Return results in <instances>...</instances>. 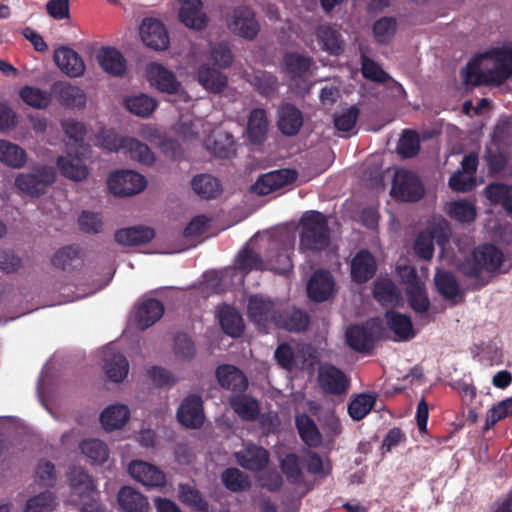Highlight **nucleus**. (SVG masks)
I'll return each instance as SVG.
<instances>
[{
	"label": "nucleus",
	"instance_id": "f257e3e1",
	"mask_svg": "<svg viewBox=\"0 0 512 512\" xmlns=\"http://www.w3.org/2000/svg\"><path fill=\"white\" fill-rule=\"evenodd\" d=\"M504 262V254L493 244H484L474 249L471 257L465 258L459 265L463 275L476 280L473 290H479L488 284V280L482 278L483 270L497 272Z\"/></svg>",
	"mask_w": 512,
	"mask_h": 512
},
{
	"label": "nucleus",
	"instance_id": "f03ea898",
	"mask_svg": "<svg viewBox=\"0 0 512 512\" xmlns=\"http://www.w3.org/2000/svg\"><path fill=\"white\" fill-rule=\"evenodd\" d=\"M331 231L327 217L319 211H307L301 218L300 251L320 252L330 244Z\"/></svg>",
	"mask_w": 512,
	"mask_h": 512
},
{
	"label": "nucleus",
	"instance_id": "7ed1b4c3",
	"mask_svg": "<svg viewBox=\"0 0 512 512\" xmlns=\"http://www.w3.org/2000/svg\"><path fill=\"white\" fill-rule=\"evenodd\" d=\"M56 175L54 167L40 164L28 172L19 173L15 177L14 185L20 193L26 196L40 197L55 183Z\"/></svg>",
	"mask_w": 512,
	"mask_h": 512
},
{
	"label": "nucleus",
	"instance_id": "20e7f679",
	"mask_svg": "<svg viewBox=\"0 0 512 512\" xmlns=\"http://www.w3.org/2000/svg\"><path fill=\"white\" fill-rule=\"evenodd\" d=\"M391 193L402 201L416 202L424 196L425 190L415 173L401 169L394 175Z\"/></svg>",
	"mask_w": 512,
	"mask_h": 512
},
{
	"label": "nucleus",
	"instance_id": "39448f33",
	"mask_svg": "<svg viewBox=\"0 0 512 512\" xmlns=\"http://www.w3.org/2000/svg\"><path fill=\"white\" fill-rule=\"evenodd\" d=\"M318 384L325 394L344 397L350 388V378L333 364H323L318 371Z\"/></svg>",
	"mask_w": 512,
	"mask_h": 512
},
{
	"label": "nucleus",
	"instance_id": "423d86ee",
	"mask_svg": "<svg viewBox=\"0 0 512 512\" xmlns=\"http://www.w3.org/2000/svg\"><path fill=\"white\" fill-rule=\"evenodd\" d=\"M145 177L132 170L116 171L108 178V188L116 196L126 197L142 192L146 187Z\"/></svg>",
	"mask_w": 512,
	"mask_h": 512
},
{
	"label": "nucleus",
	"instance_id": "0eeeda50",
	"mask_svg": "<svg viewBox=\"0 0 512 512\" xmlns=\"http://www.w3.org/2000/svg\"><path fill=\"white\" fill-rule=\"evenodd\" d=\"M228 27L235 35L250 41L254 40L260 31V24L254 11L246 5L233 10Z\"/></svg>",
	"mask_w": 512,
	"mask_h": 512
},
{
	"label": "nucleus",
	"instance_id": "6e6552de",
	"mask_svg": "<svg viewBox=\"0 0 512 512\" xmlns=\"http://www.w3.org/2000/svg\"><path fill=\"white\" fill-rule=\"evenodd\" d=\"M298 173L294 169H279L262 174L252 186V191L260 196L268 195L294 183Z\"/></svg>",
	"mask_w": 512,
	"mask_h": 512
},
{
	"label": "nucleus",
	"instance_id": "1a4fd4ad",
	"mask_svg": "<svg viewBox=\"0 0 512 512\" xmlns=\"http://www.w3.org/2000/svg\"><path fill=\"white\" fill-rule=\"evenodd\" d=\"M177 419L186 428H200L205 419L202 398L197 394L185 397L177 410Z\"/></svg>",
	"mask_w": 512,
	"mask_h": 512
},
{
	"label": "nucleus",
	"instance_id": "9d476101",
	"mask_svg": "<svg viewBox=\"0 0 512 512\" xmlns=\"http://www.w3.org/2000/svg\"><path fill=\"white\" fill-rule=\"evenodd\" d=\"M292 248L286 242L271 241L266 254L265 269L284 275L293 269Z\"/></svg>",
	"mask_w": 512,
	"mask_h": 512
},
{
	"label": "nucleus",
	"instance_id": "9b49d317",
	"mask_svg": "<svg viewBox=\"0 0 512 512\" xmlns=\"http://www.w3.org/2000/svg\"><path fill=\"white\" fill-rule=\"evenodd\" d=\"M140 36L143 43L154 50H166L170 39L165 25L155 18H145L140 25Z\"/></svg>",
	"mask_w": 512,
	"mask_h": 512
},
{
	"label": "nucleus",
	"instance_id": "f8f14e48",
	"mask_svg": "<svg viewBox=\"0 0 512 512\" xmlns=\"http://www.w3.org/2000/svg\"><path fill=\"white\" fill-rule=\"evenodd\" d=\"M279 311L275 309V303L262 296L254 295L249 298L247 314L249 319L259 328H266L269 323L275 325V318Z\"/></svg>",
	"mask_w": 512,
	"mask_h": 512
},
{
	"label": "nucleus",
	"instance_id": "ddd939ff",
	"mask_svg": "<svg viewBox=\"0 0 512 512\" xmlns=\"http://www.w3.org/2000/svg\"><path fill=\"white\" fill-rule=\"evenodd\" d=\"M107 148L110 151L123 150L131 159L147 166L155 162L154 153L149 146L135 138L122 137L115 143H107Z\"/></svg>",
	"mask_w": 512,
	"mask_h": 512
},
{
	"label": "nucleus",
	"instance_id": "4468645a",
	"mask_svg": "<svg viewBox=\"0 0 512 512\" xmlns=\"http://www.w3.org/2000/svg\"><path fill=\"white\" fill-rule=\"evenodd\" d=\"M128 472L132 478L147 487H163L166 484L164 472L145 461H132L128 466Z\"/></svg>",
	"mask_w": 512,
	"mask_h": 512
},
{
	"label": "nucleus",
	"instance_id": "2eb2a0df",
	"mask_svg": "<svg viewBox=\"0 0 512 512\" xmlns=\"http://www.w3.org/2000/svg\"><path fill=\"white\" fill-rule=\"evenodd\" d=\"M216 379L219 385L233 394L243 393L248 388V378L235 365L222 364L216 368Z\"/></svg>",
	"mask_w": 512,
	"mask_h": 512
},
{
	"label": "nucleus",
	"instance_id": "dca6fc26",
	"mask_svg": "<svg viewBox=\"0 0 512 512\" xmlns=\"http://www.w3.org/2000/svg\"><path fill=\"white\" fill-rule=\"evenodd\" d=\"M335 281L329 271L316 270L307 284V294L315 302L327 301L334 293Z\"/></svg>",
	"mask_w": 512,
	"mask_h": 512
},
{
	"label": "nucleus",
	"instance_id": "f3484780",
	"mask_svg": "<svg viewBox=\"0 0 512 512\" xmlns=\"http://www.w3.org/2000/svg\"><path fill=\"white\" fill-rule=\"evenodd\" d=\"M51 94L66 108H83L86 104L85 92L66 81H56L51 87Z\"/></svg>",
	"mask_w": 512,
	"mask_h": 512
},
{
	"label": "nucleus",
	"instance_id": "a211bd4d",
	"mask_svg": "<svg viewBox=\"0 0 512 512\" xmlns=\"http://www.w3.org/2000/svg\"><path fill=\"white\" fill-rule=\"evenodd\" d=\"M147 75L151 85L162 93L177 94L181 87L175 74L161 64L151 63Z\"/></svg>",
	"mask_w": 512,
	"mask_h": 512
},
{
	"label": "nucleus",
	"instance_id": "6ab92c4d",
	"mask_svg": "<svg viewBox=\"0 0 512 512\" xmlns=\"http://www.w3.org/2000/svg\"><path fill=\"white\" fill-rule=\"evenodd\" d=\"M181 7L179 10L180 21L188 28L201 31L207 26V15L202 11L203 3L201 0H179Z\"/></svg>",
	"mask_w": 512,
	"mask_h": 512
},
{
	"label": "nucleus",
	"instance_id": "aec40b11",
	"mask_svg": "<svg viewBox=\"0 0 512 512\" xmlns=\"http://www.w3.org/2000/svg\"><path fill=\"white\" fill-rule=\"evenodd\" d=\"M164 314V305L154 298H146L136 306L135 321L137 326L145 330L154 325Z\"/></svg>",
	"mask_w": 512,
	"mask_h": 512
},
{
	"label": "nucleus",
	"instance_id": "412c9836",
	"mask_svg": "<svg viewBox=\"0 0 512 512\" xmlns=\"http://www.w3.org/2000/svg\"><path fill=\"white\" fill-rule=\"evenodd\" d=\"M54 61L61 71L70 77L84 74L85 64L82 57L69 47H59L54 51Z\"/></svg>",
	"mask_w": 512,
	"mask_h": 512
},
{
	"label": "nucleus",
	"instance_id": "4be33fe9",
	"mask_svg": "<svg viewBox=\"0 0 512 512\" xmlns=\"http://www.w3.org/2000/svg\"><path fill=\"white\" fill-rule=\"evenodd\" d=\"M211 153L221 159H230L236 154V143L232 134L227 131L214 130L206 140Z\"/></svg>",
	"mask_w": 512,
	"mask_h": 512
},
{
	"label": "nucleus",
	"instance_id": "5701e85b",
	"mask_svg": "<svg viewBox=\"0 0 512 512\" xmlns=\"http://www.w3.org/2000/svg\"><path fill=\"white\" fill-rule=\"evenodd\" d=\"M310 316L307 311L295 307L285 309L275 318V326L290 332H303L308 329Z\"/></svg>",
	"mask_w": 512,
	"mask_h": 512
},
{
	"label": "nucleus",
	"instance_id": "b1692460",
	"mask_svg": "<svg viewBox=\"0 0 512 512\" xmlns=\"http://www.w3.org/2000/svg\"><path fill=\"white\" fill-rule=\"evenodd\" d=\"M377 264L374 256L366 249L360 250L351 262V277L357 283H365L374 277Z\"/></svg>",
	"mask_w": 512,
	"mask_h": 512
},
{
	"label": "nucleus",
	"instance_id": "393cba45",
	"mask_svg": "<svg viewBox=\"0 0 512 512\" xmlns=\"http://www.w3.org/2000/svg\"><path fill=\"white\" fill-rule=\"evenodd\" d=\"M236 458L239 465L244 469L258 472L267 466L269 462V453L263 447L249 445L242 451L237 452Z\"/></svg>",
	"mask_w": 512,
	"mask_h": 512
},
{
	"label": "nucleus",
	"instance_id": "a878e982",
	"mask_svg": "<svg viewBox=\"0 0 512 512\" xmlns=\"http://www.w3.org/2000/svg\"><path fill=\"white\" fill-rule=\"evenodd\" d=\"M277 124L284 135L294 136L303 125L302 113L294 104L285 103L278 110Z\"/></svg>",
	"mask_w": 512,
	"mask_h": 512
},
{
	"label": "nucleus",
	"instance_id": "bb28decb",
	"mask_svg": "<svg viewBox=\"0 0 512 512\" xmlns=\"http://www.w3.org/2000/svg\"><path fill=\"white\" fill-rule=\"evenodd\" d=\"M317 41L323 51L339 56L344 52L345 42L340 31L330 25H321L316 31Z\"/></svg>",
	"mask_w": 512,
	"mask_h": 512
},
{
	"label": "nucleus",
	"instance_id": "cd10ccee",
	"mask_svg": "<svg viewBox=\"0 0 512 512\" xmlns=\"http://www.w3.org/2000/svg\"><path fill=\"white\" fill-rule=\"evenodd\" d=\"M387 327L394 333L395 340L408 341L415 336L409 316L395 310H388L384 315Z\"/></svg>",
	"mask_w": 512,
	"mask_h": 512
},
{
	"label": "nucleus",
	"instance_id": "c85d7f7f",
	"mask_svg": "<svg viewBox=\"0 0 512 512\" xmlns=\"http://www.w3.org/2000/svg\"><path fill=\"white\" fill-rule=\"evenodd\" d=\"M96 58L100 67L110 75L121 76L126 71V60L116 48L102 47Z\"/></svg>",
	"mask_w": 512,
	"mask_h": 512
},
{
	"label": "nucleus",
	"instance_id": "c756f323",
	"mask_svg": "<svg viewBox=\"0 0 512 512\" xmlns=\"http://www.w3.org/2000/svg\"><path fill=\"white\" fill-rule=\"evenodd\" d=\"M269 120L265 109L255 108L248 117L247 137L252 144H262L267 136Z\"/></svg>",
	"mask_w": 512,
	"mask_h": 512
},
{
	"label": "nucleus",
	"instance_id": "7c9ffc66",
	"mask_svg": "<svg viewBox=\"0 0 512 512\" xmlns=\"http://www.w3.org/2000/svg\"><path fill=\"white\" fill-rule=\"evenodd\" d=\"M117 501L124 512H149L146 496L130 486H123L117 494Z\"/></svg>",
	"mask_w": 512,
	"mask_h": 512
},
{
	"label": "nucleus",
	"instance_id": "2f4dec72",
	"mask_svg": "<svg viewBox=\"0 0 512 512\" xmlns=\"http://www.w3.org/2000/svg\"><path fill=\"white\" fill-rule=\"evenodd\" d=\"M155 236L154 229L145 226H133L116 231L114 238L124 246H138L150 242Z\"/></svg>",
	"mask_w": 512,
	"mask_h": 512
},
{
	"label": "nucleus",
	"instance_id": "473e14b6",
	"mask_svg": "<svg viewBox=\"0 0 512 512\" xmlns=\"http://www.w3.org/2000/svg\"><path fill=\"white\" fill-rule=\"evenodd\" d=\"M57 167L64 177L76 182L83 181L89 174L83 159L77 155L67 154L58 157Z\"/></svg>",
	"mask_w": 512,
	"mask_h": 512
},
{
	"label": "nucleus",
	"instance_id": "72a5a7b5",
	"mask_svg": "<svg viewBox=\"0 0 512 512\" xmlns=\"http://www.w3.org/2000/svg\"><path fill=\"white\" fill-rule=\"evenodd\" d=\"M229 404L234 412L243 420L254 421L259 416L260 407L258 401L244 392L232 394L229 397Z\"/></svg>",
	"mask_w": 512,
	"mask_h": 512
},
{
	"label": "nucleus",
	"instance_id": "f704fd0d",
	"mask_svg": "<svg viewBox=\"0 0 512 512\" xmlns=\"http://www.w3.org/2000/svg\"><path fill=\"white\" fill-rule=\"evenodd\" d=\"M67 477L73 494L79 497L95 494L97 488L94 480L82 467L70 468Z\"/></svg>",
	"mask_w": 512,
	"mask_h": 512
},
{
	"label": "nucleus",
	"instance_id": "c9c22d12",
	"mask_svg": "<svg viewBox=\"0 0 512 512\" xmlns=\"http://www.w3.org/2000/svg\"><path fill=\"white\" fill-rule=\"evenodd\" d=\"M197 80L205 89L213 93L222 92L227 85L226 75L208 64H203L198 68Z\"/></svg>",
	"mask_w": 512,
	"mask_h": 512
},
{
	"label": "nucleus",
	"instance_id": "e433bc0d",
	"mask_svg": "<svg viewBox=\"0 0 512 512\" xmlns=\"http://www.w3.org/2000/svg\"><path fill=\"white\" fill-rule=\"evenodd\" d=\"M348 345L357 352H370L374 348L371 331L363 325H353L346 331Z\"/></svg>",
	"mask_w": 512,
	"mask_h": 512
},
{
	"label": "nucleus",
	"instance_id": "4c0bfd02",
	"mask_svg": "<svg viewBox=\"0 0 512 512\" xmlns=\"http://www.w3.org/2000/svg\"><path fill=\"white\" fill-rule=\"evenodd\" d=\"M130 411L126 405H110L100 415V421L103 428L107 431H113L123 427L129 420Z\"/></svg>",
	"mask_w": 512,
	"mask_h": 512
},
{
	"label": "nucleus",
	"instance_id": "58836bf2",
	"mask_svg": "<svg viewBox=\"0 0 512 512\" xmlns=\"http://www.w3.org/2000/svg\"><path fill=\"white\" fill-rule=\"evenodd\" d=\"M103 368L106 376L111 381L120 383L128 375L129 363L126 357L121 353H106Z\"/></svg>",
	"mask_w": 512,
	"mask_h": 512
},
{
	"label": "nucleus",
	"instance_id": "ea45409f",
	"mask_svg": "<svg viewBox=\"0 0 512 512\" xmlns=\"http://www.w3.org/2000/svg\"><path fill=\"white\" fill-rule=\"evenodd\" d=\"M0 162L11 168L20 169L27 163V153L19 145L1 139Z\"/></svg>",
	"mask_w": 512,
	"mask_h": 512
},
{
	"label": "nucleus",
	"instance_id": "a19ab883",
	"mask_svg": "<svg viewBox=\"0 0 512 512\" xmlns=\"http://www.w3.org/2000/svg\"><path fill=\"white\" fill-rule=\"evenodd\" d=\"M296 428L301 440L309 447H317L321 442V433L315 421L306 413L296 416Z\"/></svg>",
	"mask_w": 512,
	"mask_h": 512
},
{
	"label": "nucleus",
	"instance_id": "79ce46f5",
	"mask_svg": "<svg viewBox=\"0 0 512 512\" xmlns=\"http://www.w3.org/2000/svg\"><path fill=\"white\" fill-rule=\"evenodd\" d=\"M219 322L223 331L231 337H240L244 332L243 318L233 307L226 306L220 311Z\"/></svg>",
	"mask_w": 512,
	"mask_h": 512
},
{
	"label": "nucleus",
	"instance_id": "37998d69",
	"mask_svg": "<svg viewBox=\"0 0 512 512\" xmlns=\"http://www.w3.org/2000/svg\"><path fill=\"white\" fill-rule=\"evenodd\" d=\"M373 297L381 305L396 304L401 299V294L396 284L388 279H378L374 283Z\"/></svg>",
	"mask_w": 512,
	"mask_h": 512
},
{
	"label": "nucleus",
	"instance_id": "c03bdc74",
	"mask_svg": "<svg viewBox=\"0 0 512 512\" xmlns=\"http://www.w3.org/2000/svg\"><path fill=\"white\" fill-rule=\"evenodd\" d=\"M192 188L203 199L216 198L222 190L220 181L209 174L196 175L192 179Z\"/></svg>",
	"mask_w": 512,
	"mask_h": 512
},
{
	"label": "nucleus",
	"instance_id": "a18cd8bd",
	"mask_svg": "<svg viewBox=\"0 0 512 512\" xmlns=\"http://www.w3.org/2000/svg\"><path fill=\"white\" fill-rule=\"evenodd\" d=\"M446 213L460 223H471L477 217L475 204L467 199L455 200L448 203Z\"/></svg>",
	"mask_w": 512,
	"mask_h": 512
},
{
	"label": "nucleus",
	"instance_id": "49530a36",
	"mask_svg": "<svg viewBox=\"0 0 512 512\" xmlns=\"http://www.w3.org/2000/svg\"><path fill=\"white\" fill-rule=\"evenodd\" d=\"M157 101L147 94H139L125 99L126 108L139 117H149L157 108Z\"/></svg>",
	"mask_w": 512,
	"mask_h": 512
},
{
	"label": "nucleus",
	"instance_id": "de8ad7c7",
	"mask_svg": "<svg viewBox=\"0 0 512 512\" xmlns=\"http://www.w3.org/2000/svg\"><path fill=\"white\" fill-rule=\"evenodd\" d=\"M83 455H85L91 464L101 465L109 456L107 445L98 439H85L79 446Z\"/></svg>",
	"mask_w": 512,
	"mask_h": 512
},
{
	"label": "nucleus",
	"instance_id": "09e8293b",
	"mask_svg": "<svg viewBox=\"0 0 512 512\" xmlns=\"http://www.w3.org/2000/svg\"><path fill=\"white\" fill-rule=\"evenodd\" d=\"M19 96L25 104L36 109H45L52 101L51 92L34 86L22 87L19 91Z\"/></svg>",
	"mask_w": 512,
	"mask_h": 512
},
{
	"label": "nucleus",
	"instance_id": "8fccbe9b",
	"mask_svg": "<svg viewBox=\"0 0 512 512\" xmlns=\"http://www.w3.org/2000/svg\"><path fill=\"white\" fill-rule=\"evenodd\" d=\"M376 396L370 393H361L355 396L348 404L349 416L355 420H362L373 409Z\"/></svg>",
	"mask_w": 512,
	"mask_h": 512
},
{
	"label": "nucleus",
	"instance_id": "3c124183",
	"mask_svg": "<svg viewBox=\"0 0 512 512\" xmlns=\"http://www.w3.org/2000/svg\"><path fill=\"white\" fill-rule=\"evenodd\" d=\"M283 62L287 73L292 78H299L309 71L312 60L302 54L290 52L285 54Z\"/></svg>",
	"mask_w": 512,
	"mask_h": 512
},
{
	"label": "nucleus",
	"instance_id": "603ef678",
	"mask_svg": "<svg viewBox=\"0 0 512 512\" xmlns=\"http://www.w3.org/2000/svg\"><path fill=\"white\" fill-rule=\"evenodd\" d=\"M435 285L445 299H454L460 293V287L455 275L449 271H438L435 275Z\"/></svg>",
	"mask_w": 512,
	"mask_h": 512
},
{
	"label": "nucleus",
	"instance_id": "864d4df0",
	"mask_svg": "<svg viewBox=\"0 0 512 512\" xmlns=\"http://www.w3.org/2000/svg\"><path fill=\"white\" fill-rule=\"evenodd\" d=\"M373 36L378 44L390 43L396 34L397 22L394 17L384 16L373 24Z\"/></svg>",
	"mask_w": 512,
	"mask_h": 512
},
{
	"label": "nucleus",
	"instance_id": "5fc2aeb1",
	"mask_svg": "<svg viewBox=\"0 0 512 512\" xmlns=\"http://www.w3.org/2000/svg\"><path fill=\"white\" fill-rule=\"evenodd\" d=\"M221 481L231 492L245 491L251 485L247 475L238 468L225 469L221 474Z\"/></svg>",
	"mask_w": 512,
	"mask_h": 512
},
{
	"label": "nucleus",
	"instance_id": "6e6d98bb",
	"mask_svg": "<svg viewBox=\"0 0 512 512\" xmlns=\"http://www.w3.org/2000/svg\"><path fill=\"white\" fill-rule=\"evenodd\" d=\"M237 268L244 274L252 270H264L265 262L261 256L250 248L242 249L236 259Z\"/></svg>",
	"mask_w": 512,
	"mask_h": 512
},
{
	"label": "nucleus",
	"instance_id": "4d7b16f0",
	"mask_svg": "<svg viewBox=\"0 0 512 512\" xmlns=\"http://www.w3.org/2000/svg\"><path fill=\"white\" fill-rule=\"evenodd\" d=\"M419 150L420 139L417 132L404 130L397 144L398 154L403 158H412L418 154Z\"/></svg>",
	"mask_w": 512,
	"mask_h": 512
},
{
	"label": "nucleus",
	"instance_id": "13d9d810",
	"mask_svg": "<svg viewBox=\"0 0 512 512\" xmlns=\"http://www.w3.org/2000/svg\"><path fill=\"white\" fill-rule=\"evenodd\" d=\"M52 264L62 270H67L72 266H76L82 262L80 251L77 247L66 246L55 253L52 258Z\"/></svg>",
	"mask_w": 512,
	"mask_h": 512
},
{
	"label": "nucleus",
	"instance_id": "bf43d9fd",
	"mask_svg": "<svg viewBox=\"0 0 512 512\" xmlns=\"http://www.w3.org/2000/svg\"><path fill=\"white\" fill-rule=\"evenodd\" d=\"M280 468L290 483L298 484L302 481L303 471L300 466L299 457L295 453L287 454L280 461Z\"/></svg>",
	"mask_w": 512,
	"mask_h": 512
},
{
	"label": "nucleus",
	"instance_id": "052dcab7",
	"mask_svg": "<svg viewBox=\"0 0 512 512\" xmlns=\"http://www.w3.org/2000/svg\"><path fill=\"white\" fill-rule=\"evenodd\" d=\"M252 84L257 92L264 97H271L278 90V78L269 72H260L253 77Z\"/></svg>",
	"mask_w": 512,
	"mask_h": 512
},
{
	"label": "nucleus",
	"instance_id": "680f3d73",
	"mask_svg": "<svg viewBox=\"0 0 512 512\" xmlns=\"http://www.w3.org/2000/svg\"><path fill=\"white\" fill-rule=\"evenodd\" d=\"M361 72L365 79L376 83H385L391 79L377 62L365 55L361 57Z\"/></svg>",
	"mask_w": 512,
	"mask_h": 512
},
{
	"label": "nucleus",
	"instance_id": "e2e57ef3",
	"mask_svg": "<svg viewBox=\"0 0 512 512\" xmlns=\"http://www.w3.org/2000/svg\"><path fill=\"white\" fill-rule=\"evenodd\" d=\"M414 250L418 257L424 260L432 259L434 255V234L432 231L420 232L414 242Z\"/></svg>",
	"mask_w": 512,
	"mask_h": 512
},
{
	"label": "nucleus",
	"instance_id": "0e129e2a",
	"mask_svg": "<svg viewBox=\"0 0 512 512\" xmlns=\"http://www.w3.org/2000/svg\"><path fill=\"white\" fill-rule=\"evenodd\" d=\"M210 58L219 68H229L234 60L231 48L225 42H218L210 49Z\"/></svg>",
	"mask_w": 512,
	"mask_h": 512
},
{
	"label": "nucleus",
	"instance_id": "69168bd1",
	"mask_svg": "<svg viewBox=\"0 0 512 512\" xmlns=\"http://www.w3.org/2000/svg\"><path fill=\"white\" fill-rule=\"evenodd\" d=\"M54 499L52 492H41L27 500L24 512H48L53 509Z\"/></svg>",
	"mask_w": 512,
	"mask_h": 512
},
{
	"label": "nucleus",
	"instance_id": "338daca9",
	"mask_svg": "<svg viewBox=\"0 0 512 512\" xmlns=\"http://www.w3.org/2000/svg\"><path fill=\"white\" fill-rule=\"evenodd\" d=\"M195 345L186 333H178L174 338V353L184 361H190L195 356Z\"/></svg>",
	"mask_w": 512,
	"mask_h": 512
},
{
	"label": "nucleus",
	"instance_id": "774afa93",
	"mask_svg": "<svg viewBox=\"0 0 512 512\" xmlns=\"http://www.w3.org/2000/svg\"><path fill=\"white\" fill-rule=\"evenodd\" d=\"M178 493L180 501L184 504L193 506L199 510L206 509L207 503L203 499L201 493L189 484H180Z\"/></svg>",
	"mask_w": 512,
	"mask_h": 512
}]
</instances>
